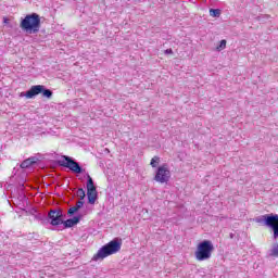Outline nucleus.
I'll return each mask as SVG.
<instances>
[{
  "mask_svg": "<svg viewBox=\"0 0 278 278\" xmlns=\"http://www.w3.org/2000/svg\"><path fill=\"white\" fill-rule=\"evenodd\" d=\"M270 257H278V243H275L269 251Z\"/></svg>",
  "mask_w": 278,
  "mask_h": 278,
  "instance_id": "2eb2a0df",
  "label": "nucleus"
},
{
  "mask_svg": "<svg viewBox=\"0 0 278 278\" xmlns=\"http://www.w3.org/2000/svg\"><path fill=\"white\" fill-rule=\"evenodd\" d=\"M121 247H123V242H121L118 239H113L98 250V252L93 255L92 261L99 262V260H105V257H110V255L118 253V251H121Z\"/></svg>",
  "mask_w": 278,
  "mask_h": 278,
  "instance_id": "f257e3e1",
  "label": "nucleus"
},
{
  "mask_svg": "<svg viewBox=\"0 0 278 278\" xmlns=\"http://www.w3.org/2000/svg\"><path fill=\"white\" fill-rule=\"evenodd\" d=\"M38 94H42L46 99H51L53 97V91L51 89H47L45 85H35L31 86L29 90L26 92H22L21 97H26V99H34L38 97Z\"/></svg>",
  "mask_w": 278,
  "mask_h": 278,
  "instance_id": "20e7f679",
  "label": "nucleus"
},
{
  "mask_svg": "<svg viewBox=\"0 0 278 278\" xmlns=\"http://www.w3.org/2000/svg\"><path fill=\"white\" fill-rule=\"evenodd\" d=\"M230 238H231V239L233 238V233H230Z\"/></svg>",
  "mask_w": 278,
  "mask_h": 278,
  "instance_id": "5701e85b",
  "label": "nucleus"
},
{
  "mask_svg": "<svg viewBox=\"0 0 278 278\" xmlns=\"http://www.w3.org/2000/svg\"><path fill=\"white\" fill-rule=\"evenodd\" d=\"M277 214H265L263 216L256 217V223H263L265 225V227H269V229H271L273 224L275 223V220H277L276 217Z\"/></svg>",
  "mask_w": 278,
  "mask_h": 278,
  "instance_id": "6e6552de",
  "label": "nucleus"
},
{
  "mask_svg": "<svg viewBox=\"0 0 278 278\" xmlns=\"http://www.w3.org/2000/svg\"><path fill=\"white\" fill-rule=\"evenodd\" d=\"M34 164H38V157L36 156L24 160L20 166L21 168H29V166H34Z\"/></svg>",
  "mask_w": 278,
  "mask_h": 278,
  "instance_id": "9d476101",
  "label": "nucleus"
},
{
  "mask_svg": "<svg viewBox=\"0 0 278 278\" xmlns=\"http://www.w3.org/2000/svg\"><path fill=\"white\" fill-rule=\"evenodd\" d=\"M154 181H157V184H168V181H170V169L168 168V164H163L157 167Z\"/></svg>",
  "mask_w": 278,
  "mask_h": 278,
  "instance_id": "423d86ee",
  "label": "nucleus"
},
{
  "mask_svg": "<svg viewBox=\"0 0 278 278\" xmlns=\"http://www.w3.org/2000/svg\"><path fill=\"white\" fill-rule=\"evenodd\" d=\"M63 160L59 161V166H63V168H68L72 170V173H75L76 175H81L84 173V168L77 161H75L73 157L68 155H63Z\"/></svg>",
  "mask_w": 278,
  "mask_h": 278,
  "instance_id": "39448f33",
  "label": "nucleus"
},
{
  "mask_svg": "<svg viewBox=\"0 0 278 278\" xmlns=\"http://www.w3.org/2000/svg\"><path fill=\"white\" fill-rule=\"evenodd\" d=\"M210 16H212L213 18H219L220 9H210Z\"/></svg>",
  "mask_w": 278,
  "mask_h": 278,
  "instance_id": "4468645a",
  "label": "nucleus"
},
{
  "mask_svg": "<svg viewBox=\"0 0 278 278\" xmlns=\"http://www.w3.org/2000/svg\"><path fill=\"white\" fill-rule=\"evenodd\" d=\"M80 220H81V215H77V216H74L73 218L63 220V225L65 229H71V227H75V225H79Z\"/></svg>",
  "mask_w": 278,
  "mask_h": 278,
  "instance_id": "1a4fd4ad",
  "label": "nucleus"
},
{
  "mask_svg": "<svg viewBox=\"0 0 278 278\" xmlns=\"http://www.w3.org/2000/svg\"><path fill=\"white\" fill-rule=\"evenodd\" d=\"M227 48V40L223 39L219 41V45L216 47L217 51H223Z\"/></svg>",
  "mask_w": 278,
  "mask_h": 278,
  "instance_id": "f3484780",
  "label": "nucleus"
},
{
  "mask_svg": "<svg viewBox=\"0 0 278 278\" xmlns=\"http://www.w3.org/2000/svg\"><path fill=\"white\" fill-rule=\"evenodd\" d=\"M75 214H77V211H76L75 206L70 207L68 211H67V215L68 216H74Z\"/></svg>",
  "mask_w": 278,
  "mask_h": 278,
  "instance_id": "6ab92c4d",
  "label": "nucleus"
},
{
  "mask_svg": "<svg viewBox=\"0 0 278 278\" xmlns=\"http://www.w3.org/2000/svg\"><path fill=\"white\" fill-rule=\"evenodd\" d=\"M77 197H79L80 201H84L86 199V191L84 188H79L76 192Z\"/></svg>",
  "mask_w": 278,
  "mask_h": 278,
  "instance_id": "a211bd4d",
  "label": "nucleus"
},
{
  "mask_svg": "<svg viewBox=\"0 0 278 278\" xmlns=\"http://www.w3.org/2000/svg\"><path fill=\"white\" fill-rule=\"evenodd\" d=\"M276 219L274 220V223L271 224V230L274 232L273 238L274 240H278V215H275Z\"/></svg>",
  "mask_w": 278,
  "mask_h": 278,
  "instance_id": "f8f14e48",
  "label": "nucleus"
},
{
  "mask_svg": "<svg viewBox=\"0 0 278 278\" xmlns=\"http://www.w3.org/2000/svg\"><path fill=\"white\" fill-rule=\"evenodd\" d=\"M74 207L78 212V210H81V207H84V201H78Z\"/></svg>",
  "mask_w": 278,
  "mask_h": 278,
  "instance_id": "aec40b11",
  "label": "nucleus"
},
{
  "mask_svg": "<svg viewBox=\"0 0 278 278\" xmlns=\"http://www.w3.org/2000/svg\"><path fill=\"white\" fill-rule=\"evenodd\" d=\"M4 25H8L10 23V20L8 17H3Z\"/></svg>",
  "mask_w": 278,
  "mask_h": 278,
  "instance_id": "4be33fe9",
  "label": "nucleus"
},
{
  "mask_svg": "<svg viewBox=\"0 0 278 278\" xmlns=\"http://www.w3.org/2000/svg\"><path fill=\"white\" fill-rule=\"evenodd\" d=\"M204 3L207 1V0H202Z\"/></svg>",
  "mask_w": 278,
  "mask_h": 278,
  "instance_id": "b1692460",
  "label": "nucleus"
},
{
  "mask_svg": "<svg viewBox=\"0 0 278 278\" xmlns=\"http://www.w3.org/2000/svg\"><path fill=\"white\" fill-rule=\"evenodd\" d=\"M48 218L50 220V225H52V227H58V225H63L64 223V213L62 212V210H52L49 212L48 214Z\"/></svg>",
  "mask_w": 278,
  "mask_h": 278,
  "instance_id": "0eeeda50",
  "label": "nucleus"
},
{
  "mask_svg": "<svg viewBox=\"0 0 278 278\" xmlns=\"http://www.w3.org/2000/svg\"><path fill=\"white\" fill-rule=\"evenodd\" d=\"M98 197H99L98 193H90V192H87L88 203H89L90 205H94V203L97 202Z\"/></svg>",
  "mask_w": 278,
  "mask_h": 278,
  "instance_id": "ddd939ff",
  "label": "nucleus"
},
{
  "mask_svg": "<svg viewBox=\"0 0 278 278\" xmlns=\"http://www.w3.org/2000/svg\"><path fill=\"white\" fill-rule=\"evenodd\" d=\"M164 53H165V55H173V49H166L165 51H164Z\"/></svg>",
  "mask_w": 278,
  "mask_h": 278,
  "instance_id": "412c9836",
  "label": "nucleus"
},
{
  "mask_svg": "<svg viewBox=\"0 0 278 278\" xmlns=\"http://www.w3.org/2000/svg\"><path fill=\"white\" fill-rule=\"evenodd\" d=\"M87 192L97 193V187H94V180L90 175L87 176Z\"/></svg>",
  "mask_w": 278,
  "mask_h": 278,
  "instance_id": "9b49d317",
  "label": "nucleus"
},
{
  "mask_svg": "<svg viewBox=\"0 0 278 278\" xmlns=\"http://www.w3.org/2000/svg\"><path fill=\"white\" fill-rule=\"evenodd\" d=\"M159 165H160V156L152 157L150 162V166H152V168H157Z\"/></svg>",
  "mask_w": 278,
  "mask_h": 278,
  "instance_id": "dca6fc26",
  "label": "nucleus"
},
{
  "mask_svg": "<svg viewBox=\"0 0 278 278\" xmlns=\"http://www.w3.org/2000/svg\"><path fill=\"white\" fill-rule=\"evenodd\" d=\"M20 27L26 34H38L40 31V15L38 13L26 15L22 20Z\"/></svg>",
  "mask_w": 278,
  "mask_h": 278,
  "instance_id": "f03ea898",
  "label": "nucleus"
},
{
  "mask_svg": "<svg viewBox=\"0 0 278 278\" xmlns=\"http://www.w3.org/2000/svg\"><path fill=\"white\" fill-rule=\"evenodd\" d=\"M212 253H214V243L210 240H203L197 247L195 260L198 262H205L212 257Z\"/></svg>",
  "mask_w": 278,
  "mask_h": 278,
  "instance_id": "7ed1b4c3",
  "label": "nucleus"
}]
</instances>
